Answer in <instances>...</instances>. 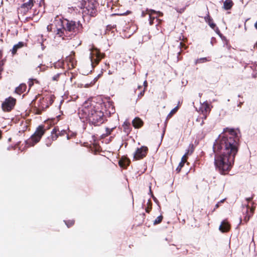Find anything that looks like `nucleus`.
<instances>
[{
	"label": "nucleus",
	"instance_id": "obj_18",
	"mask_svg": "<svg viewBox=\"0 0 257 257\" xmlns=\"http://www.w3.org/2000/svg\"><path fill=\"white\" fill-rule=\"evenodd\" d=\"M233 3L231 0H225L223 3V9L226 10H230L233 6Z\"/></svg>",
	"mask_w": 257,
	"mask_h": 257
},
{
	"label": "nucleus",
	"instance_id": "obj_29",
	"mask_svg": "<svg viewBox=\"0 0 257 257\" xmlns=\"http://www.w3.org/2000/svg\"><path fill=\"white\" fill-rule=\"evenodd\" d=\"M2 57V53L0 51V59H1ZM4 62L3 60L0 61V69H3L2 66L4 65Z\"/></svg>",
	"mask_w": 257,
	"mask_h": 257
},
{
	"label": "nucleus",
	"instance_id": "obj_46",
	"mask_svg": "<svg viewBox=\"0 0 257 257\" xmlns=\"http://www.w3.org/2000/svg\"><path fill=\"white\" fill-rule=\"evenodd\" d=\"M180 46H183V44H182V43H181H181H180Z\"/></svg>",
	"mask_w": 257,
	"mask_h": 257
},
{
	"label": "nucleus",
	"instance_id": "obj_32",
	"mask_svg": "<svg viewBox=\"0 0 257 257\" xmlns=\"http://www.w3.org/2000/svg\"><path fill=\"white\" fill-rule=\"evenodd\" d=\"M52 144V142L50 141V140L49 139H48V141H47L46 142V145L47 147H49L51 146Z\"/></svg>",
	"mask_w": 257,
	"mask_h": 257
},
{
	"label": "nucleus",
	"instance_id": "obj_35",
	"mask_svg": "<svg viewBox=\"0 0 257 257\" xmlns=\"http://www.w3.org/2000/svg\"><path fill=\"white\" fill-rule=\"evenodd\" d=\"M144 87H145V88L147 87V82L146 80H145L144 82Z\"/></svg>",
	"mask_w": 257,
	"mask_h": 257
},
{
	"label": "nucleus",
	"instance_id": "obj_26",
	"mask_svg": "<svg viewBox=\"0 0 257 257\" xmlns=\"http://www.w3.org/2000/svg\"><path fill=\"white\" fill-rule=\"evenodd\" d=\"M15 45L17 47V48L19 49L24 47L25 45V43L23 42H20L17 44H16Z\"/></svg>",
	"mask_w": 257,
	"mask_h": 257
},
{
	"label": "nucleus",
	"instance_id": "obj_13",
	"mask_svg": "<svg viewBox=\"0 0 257 257\" xmlns=\"http://www.w3.org/2000/svg\"><path fill=\"white\" fill-rule=\"evenodd\" d=\"M147 14L149 16L150 24L151 25L153 24V20L155 19H157L158 17L162 15V13L160 12H157L153 10H147Z\"/></svg>",
	"mask_w": 257,
	"mask_h": 257
},
{
	"label": "nucleus",
	"instance_id": "obj_37",
	"mask_svg": "<svg viewBox=\"0 0 257 257\" xmlns=\"http://www.w3.org/2000/svg\"><path fill=\"white\" fill-rule=\"evenodd\" d=\"M251 199H252L251 198L249 197V198H247L246 199L247 201H249L251 200Z\"/></svg>",
	"mask_w": 257,
	"mask_h": 257
},
{
	"label": "nucleus",
	"instance_id": "obj_17",
	"mask_svg": "<svg viewBox=\"0 0 257 257\" xmlns=\"http://www.w3.org/2000/svg\"><path fill=\"white\" fill-rule=\"evenodd\" d=\"M97 80V77H95L93 81H91L90 83H86L85 84L81 83L78 84V87H85L88 88L90 86H91L94 84L95 82Z\"/></svg>",
	"mask_w": 257,
	"mask_h": 257
},
{
	"label": "nucleus",
	"instance_id": "obj_15",
	"mask_svg": "<svg viewBox=\"0 0 257 257\" xmlns=\"http://www.w3.org/2000/svg\"><path fill=\"white\" fill-rule=\"evenodd\" d=\"M133 126L136 128L141 127L143 124V121L139 117H136L132 121Z\"/></svg>",
	"mask_w": 257,
	"mask_h": 257
},
{
	"label": "nucleus",
	"instance_id": "obj_20",
	"mask_svg": "<svg viewBox=\"0 0 257 257\" xmlns=\"http://www.w3.org/2000/svg\"><path fill=\"white\" fill-rule=\"evenodd\" d=\"M205 19L206 22L208 23V25L211 28L214 29L215 28V24L213 23L212 19L209 16H207L206 17H205Z\"/></svg>",
	"mask_w": 257,
	"mask_h": 257
},
{
	"label": "nucleus",
	"instance_id": "obj_41",
	"mask_svg": "<svg viewBox=\"0 0 257 257\" xmlns=\"http://www.w3.org/2000/svg\"><path fill=\"white\" fill-rule=\"evenodd\" d=\"M254 27L257 29V22L255 23Z\"/></svg>",
	"mask_w": 257,
	"mask_h": 257
},
{
	"label": "nucleus",
	"instance_id": "obj_39",
	"mask_svg": "<svg viewBox=\"0 0 257 257\" xmlns=\"http://www.w3.org/2000/svg\"><path fill=\"white\" fill-rule=\"evenodd\" d=\"M33 84V82L30 81L29 82V85L30 86H31Z\"/></svg>",
	"mask_w": 257,
	"mask_h": 257
},
{
	"label": "nucleus",
	"instance_id": "obj_11",
	"mask_svg": "<svg viewBox=\"0 0 257 257\" xmlns=\"http://www.w3.org/2000/svg\"><path fill=\"white\" fill-rule=\"evenodd\" d=\"M24 3L19 8V11L26 14L33 6L34 0H23Z\"/></svg>",
	"mask_w": 257,
	"mask_h": 257
},
{
	"label": "nucleus",
	"instance_id": "obj_45",
	"mask_svg": "<svg viewBox=\"0 0 257 257\" xmlns=\"http://www.w3.org/2000/svg\"><path fill=\"white\" fill-rule=\"evenodd\" d=\"M203 123H204V122H203V120H202V122L201 123V125H203Z\"/></svg>",
	"mask_w": 257,
	"mask_h": 257
},
{
	"label": "nucleus",
	"instance_id": "obj_38",
	"mask_svg": "<svg viewBox=\"0 0 257 257\" xmlns=\"http://www.w3.org/2000/svg\"><path fill=\"white\" fill-rule=\"evenodd\" d=\"M47 29H48V31L51 30V26H48Z\"/></svg>",
	"mask_w": 257,
	"mask_h": 257
},
{
	"label": "nucleus",
	"instance_id": "obj_6",
	"mask_svg": "<svg viewBox=\"0 0 257 257\" xmlns=\"http://www.w3.org/2000/svg\"><path fill=\"white\" fill-rule=\"evenodd\" d=\"M103 57V55L99 52L96 48L92 49L90 53V59L91 65L97 64L99 61Z\"/></svg>",
	"mask_w": 257,
	"mask_h": 257
},
{
	"label": "nucleus",
	"instance_id": "obj_4",
	"mask_svg": "<svg viewBox=\"0 0 257 257\" xmlns=\"http://www.w3.org/2000/svg\"><path fill=\"white\" fill-rule=\"evenodd\" d=\"M80 5L83 17L96 16L99 4L96 0H82Z\"/></svg>",
	"mask_w": 257,
	"mask_h": 257
},
{
	"label": "nucleus",
	"instance_id": "obj_44",
	"mask_svg": "<svg viewBox=\"0 0 257 257\" xmlns=\"http://www.w3.org/2000/svg\"><path fill=\"white\" fill-rule=\"evenodd\" d=\"M218 206H219L218 203H217V204L216 205V208H217V207H218Z\"/></svg>",
	"mask_w": 257,
	"mask_h": 257
},
{
	"label": "nucleus",
	"instance_id": "obj_27",
	"mask_svg": "<svg viewBox=\"0 0 257 257\" xmlns=\"http://www.w3.org/2000/svg\"><path fill=\"white\" fill-rule=\"evenodd\" d=\"M65 224H66V225L67 226V227H70L71 226H72L74 224V221L73 220H69L67 222L65 221Z\"/></svg>",
	"mask_w": 257,
	"mask_h": 257
},
{
	"label": "nucleus",
	"instance_id": "obj_28",
	"mask_svg": "<svg viewBox=\"0 0 257 257\" xmlns=\"http://www.w3.org/2000/svg\"><path fill=\"white\" fill-rule=\"evenodd\" d=\"M18 50V49L17 48V47L15 45H14L12 50V53L13 55L16 53Z\"/></svg>",
	"mask_w": 257,
	"mask_h": 257
},
{
	"label": "nucleus",
	"instance_id": "obj_23",
	"mask_svg": "<svg viewBox=\"0 0 257 257\" xmlns=\"http://www.w3.org/2000/svg\"><path fill=\"white\" fill-rule=\"evenodd\" d=\"M209 61V60H208L207 58L203 57V58H201L197 59L195 61V63L196 64L202 63L205 62L206 61Z\"/></svg>",
	"mask_w": 257,
	"mask_h": 257
},
{
	"label": "nucleus",
	"instance_id": "obj_43",
	"mask_svg": "<svg viewBox=\"0 0 257 257\" xmlns=\"http://www.w3.org/2000/svg\"><path fill=\"white\" fill-rule=\"evenodd\" d=\"M242 103L240 102V103L238 105V106H240Z\"/></svg>",
	"mask_w": 257,
	"mask_h": 257
},
{
	"label": "nucleus",
	"instance_id": "obj_25",
	"mask_svg": "<svg viewBox=\"0 0 257 257\" xmlns=\"http://www.w3.org/2000/svg\"><path fill=\"white\" fill-rule=\"evenodd\" d=\"M124 131L126 133H128L129 130V125L127 124L126 122H125L123 125Z\"/></svg>",
	"mask_w": 257,
	"mask_h": 257
},
{
	"label": "nucleus",
	"instance_id": "obj_34",
	"mask_svg": "<svg viewBox=\"0 0 257 257\" xmlns=\"http://www.w3.org/2000/svg\"><path fill=\"white\" fill-rule=\"evenodd\" d=\"M42 4H44V0H40L39 3V6H41Z\"/></svg>",
	"mask_w": 257,
	"mask_h": 257
},
{
	"label": "nucleus",
	"instance_id": "obj_10",
	"mask_svg": "<svg viewBox=\"0 0 257 257\" xmlns=\"http://www.w3.org/2000/svg\"><path fill=\"white\" fill-rule=\"evenodd\" d=\"M194 151L193 145L190 144L189 146V149L187 150L185 155L182 157L181 162L179 163L178 167L177 168L176 170L179 172L181 168L183 166L184 163L186 161V158L188 155H191Z\"/></svg>",
	"mask_w": 257,
	"mask_h": 257
},
{
	"label": "nucleus",
	"instance_id": "obj_3",
	"mask_svg": "<svg viewBox=\"0 0 257 257\" xmlns=\"http://www.w3.org/2000/svg\"><path fill=\"white\" fill-rule=\"evenodd\" d=\"M58 26L56 37H70L75 35L82 31V26L79 22L68 21L66 20L64 21L60 20L56 21Z\"/></svg>",
	"mask_w": 257,
	"mask_h": 257
},
{
	"label": "nucleus",
	"instance_id": "obj_33",
	"mask_svg": "<svg viewBox=\"0 0 257 257\" xmlns=\"http://www.w3.org/2000/svg\"><path fill=\"white\" fill-rule=\"evenodd\" d=\"M144 92H145V89H144V90L143 91H142L140 93V94H139V97L142 96L144 94Z\"/></svg>",
	"mask_w": 257,
	"mask_h": 257
},
{
	"label": "nucleus",
	"instance_id": "obj_30",
	"mask_svg": "<svg viewBox=\"0 0 257 257\" xmlns=\"http://www.w3.org/2000/svg\"><path fill=\"white\" fill-rule=\"evenodd\" d=\"M113 128H106V134H103V135H106V136H107L108 135H109L111 133V132L112 131Z\"/></svg>",
	"mask_w": 257,
	"mask_h": 257
},
{
	"label": "nucleus",
	"instance_id": "obj_9",
	"mask_svg": "<svg viewBox=\"0 0 257 257\" xmlns=\"http://www.w3.org/2000/svg\"><path fill=\"white\" fill-rule=\"evenodd\" d=\"M210 106L207 102H204L203 103H201L199 110L201 111L203 116L200 118H198L197 119V121H199L200 118H202L203 119H206L207 114L210 111Z\"/></svg>",
	"mask_w": 257,
	"mask_h": 257
},
{
	"label": "nucleus",
	"instance_id": "obj_22",
	"mask_svg": "<svg viewBox=\"0 0 257 257\" xmlns=\"http://www.w3.org/2000/svg\"><path fill=\"white\" fill-rule=\"evenodd\" d=\"M118 164H119V165L121 167H125L127 165H128V161L126 160H120L119 161Z\"/></svg>",
	"mask_w": 257,
	"mask_h": 257
},
{
	"label": "nucleus",
	"instance_id": "obj_8",
	"mask_svg": "<svg viewBox=\"0 0 257 257\" xmlns=\"http://www.w3.org/2000/svg\"><path fill=\"white\" fill-rule=\"evenodd\" d=\"M148 152V148L146 147L143 146L138 148L134 154V158L135 160H140L145 157Z\"/></svg>",
	"mask_w": 257,
	"mask_h": 257
},
{
	"label": "nucleus",
	"instance_id": "obj_1",
	"mask_svg": "<svg viewBox=\"0 0 257 257\" xmlns=\"http://www.w3.org/2000/svg\"><path fill=\"white\" fill-rule=\"evenodd\" d=\"M239 138L236 131L226 128L215 140L213 147L214 165L222 174H226L234 163L239 146Z\"/></svg>",
	"mask_w": 257,
	"mask_h": 257
},
{
	"label": "nucleus",
	"instance_id": "obj_16",
	"mask_svg": "<svg viewBox=\"0 0 257 257\" xmlns=\"http://www.w3.org/2000/svg\"><path fill=\"white\" fill-rule=\"evenodd\" d=\"M249 205H246V212H247V215L244 217V221H245L246 222H247L250 219L251 216L252 215L253 213V211H254V209L253 208H250V212L248 213V209H249Z\"/></svg>",
	"mask_w": 257,
	"mask_h": 257
},
{
	"label": "nucleus",
	"instance_id": "obj_2",
	"mask_svg": "<svg viewBox=\"0 0 257 257\" xmlns=\"http://www.w3.org/2000/svg\"><path fill=\"white\" fill-rule=\"evenodd\" d=\"M100 107V104L88 100L79 109V116L83 121H88L92 124L99 125L104 121L103 112Z\"/></svg>",
	"mask_w": 257,
	"mask_h": 257
},
{
	"label": "nucleus",
	"instance_id": "obj_7",
	"mask_svg": "<svg viewBox=\"0 0 257 257\" xmlns=\"http://www.w3.org/2000/svg\"><path fill=\"white\" fill-rule=\"evenodd\" d=\"M16 103V99L12 97L5 99L2 103V109L5 111H9L14 107Z\"/></svg>",
	"mask_w": 257,
	"mask_h": 257
},
{
	"label": "nucleus",
	"instance_id": "obj_42",
	"mask_svg": "<svg viewBox=\"0 0 257 257\" xmlns=\"http://www.w3.org/2000/svg\"><path fill=\"white\" fill-rule=\"evenodd\" d=\"M75 135L74 134H72V135H71L70 136V138H71L72 137H73Z\"/></svg>",
	"mask_w": 257,
	"mask_h": 257
},
{
	"label": "nucleus",
	"instance_id": "obj_14",
	"mask_svg": "<svg viewBox=\"0 0 257 257\" xmlns=\"http://www.w3.org/2000/svg\"><path fill=\"white\" fill-rule=\"evenodd\" d=\"M219 230L222 232H227L230 229V225L226 220H223L219 226Z\"/></svg>",
	"mask_w": 257,
	"mask_h": 257
},
{
	"label": "nucleus",
	"instance_id": "obj_5",
	"mask_svg": "<svg viewBox=\"0 0 257 257\" xmlns=\"http://www.w3.org/2000/svg\"><path fill=\"white\" fill-rule=\"evenodd\" d=\"M45 133V130L43 126H39L34 134L29 139L27 143L30 146H34L36 143L39 142Z\"/></svg>",
	"mask_w": 257,
	"mask_h": 257
},
{
	"label": "nucleus",
	"instance_id": "obj_12",
	"mask_svg": "<svg viewBox=\"0 0 257 257\" xmlns=\"http://www.w3.org/2000/svg\"><path fill=\"white\" fill-rule=\"evenodd\" d=\"M66 134L65 130L60 131L57 127H55L51 132V139L52 141H55L59 136H64Z\"/></svg>",
	"mask_w": 257,
	"mask_h": 257
},
{
	"label": "nucleus",
	"instance_id": "obj_24",
	"mask_svg": "<svg viewBox=\"0 0 257 257\" xmlns=\"http://www.w3.org/2000/svg\"><path fill=\"white\" fill-rule=\"evenodd\" d=\"M163 219V216L162 215L159 216L157 217V218L154 221V224H157L160 223Z\"/></svg>",
	"mask_w": 257,
	"mask_h": 257
},
{
	"label": "nucleus",
	"instance_id": "obj_21",
	"mask_svg": "<svg viewBox=\"0 0 257 257\" xmlns=\"http://www.w3.org/2000/svg\"><path fill=\"white\" fill-rule=\"evenodd\" d=\"M178 109V106H176L174 108H173L167 115V119H170L172 116V115L177 111Z\"/></svg>",
	"mask_w": 257,
	"mask_h": 257
},
{
	"label": "nucleus",
	"instance_id": "obj_31",
	"mask_svg": "<svg viewBox=\"0 0 257 257\" xmlns=\"http://www.w3.org/2000/svg\"><path fill=\"white\" fill-rule=\"evenodd\" d=\"M60 74H57L52 77L53 80L57 81L60 76Z\"/></svg>",
	"mask_w": 257,
	"mask_h": 257
},
{
	"label": "nucleus",
	"instance_id": "obj_19",
	"mask_svg": "<svg viewBox=\"0 0 257 257\" xmlns=\"http://www.w3.org/2000/svg\"><path fill=\"white\" fill-rule=\"evenodd\" d=\"M26 89V85L25 84H20L18 87L16 88L15 92L16 93L21 94L24 91H25Z\"/></svg>",
	"mask_w": 257,
	"mask_h": 257
},
{
	"label": "nucleus",
	"instance_id": "obj_40",
	"mask_svg": "<svg viewBox=\"0 0 257 257\" xmlns=\"http://www.w3.org/2000/svg\"><path fill=\"white\" fill-rule=\"evenodd\" d=\"M70 138H71L70 136L69 135H68L67 136V140H69Z\"/></svg>",
	"mask_w": 257,
	"mask_h": 257
},
{
	"label": "nucleus",
	"instance_id": "obj_36",
	"mask_svg": "<svg viewBox=\"0 0 257 257\" xmlns=\"http://www.w3.org/2000/svg\"><path fill=\"white\" fill-rule=\"evenodd\" d=\"M254 69L255 71H256V72L257 73V64H256V65L254 66Z\"/></svg>",
	"mask_w": 257,
	"mask_h": 257
}]
</instances>
